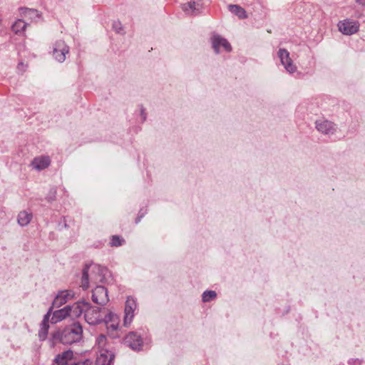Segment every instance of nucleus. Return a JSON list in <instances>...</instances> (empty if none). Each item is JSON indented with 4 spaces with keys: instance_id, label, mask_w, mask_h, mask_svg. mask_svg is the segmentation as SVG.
<instances>
[{
    "instance_id": "1",
    "label": "nucleus",
    "mask_w": 365,
    "mask_h": 365,
    "mask_svg": "<svg viewBox=\"0 0 365 365\" xmlns=\"http://www.w3.org/2000/svg\"><path fill=\"white\" fill-rule=\"evenodd\" d=\"M107 273L108 269L99 264L86 265L82 273L81 287L83 289H87L89 287V280L94 284L103 282Z\"/></svg>"
},
{
    "instance_id": "2",
    "label": "nucleus",
    "mask_w": 365,
    "mask_h": 365,
    "mask_svg": "<svg viewBox=\"0 0 365 365\" xmlns=\"http://www.w3.org/2000/svg\"><path fill=\"white\" fill-rule=\"evenodd\" d=\"M83 335V328L79 323L73 324L64 328L63 330H58L53 333L52 339L53 342L60 341L65 344H70L79 341Z\"/></svg>"
},
{
    "instance_id": "3",
    "label": "nucleus",
    "mask_w": 365,
    "mask_h": 365,
    "mask_svg": "<svg viewBox=\"0 0 365 365\" xmlns=\"http://www.w3.org/2000/svg\"><path fill=\"white\" fill-rule=\"evenodd\" d=\"M84 311V318L86 322L91 325H96L101 323L104 320L105 310L92 306L87 302V306Z\"/></svg>"
},
{
    "instance_id": "4",
    "label": "nucleus",
    "mask_w": 365,
    "mask_h": 365,
    "mask_svg": "<svg viewBox=\"0 0 365 365\" xmlns=\"http://www.w3.org/2000/svg\"><path fill=\"white\" fill-rule=\"evenodd\" d=\"M339 31L344 35L351 36L356 34L359 29V23L357 21L346 19L339 21Z\"/></svg>"
},
{
    "instance_id": "5",
    "label": "nucleus",
    "mask_w": 365,
    "mask_h": 365,
    "mask_svg": "<svg viewBox=\"0 0 365 365\" xmlns=\"http://www.w3.org/2000/svg\"><path fill=\"white\" fill-rule=\"evenodd\" d=\"M92 301L99 305L104 306L108 301V291L103 286H96L92 290Z\"/></svg>"
},
{
    "instance_id": "6",
    "label": "nucleus",
    "mask_w": 365,
    "mask_h": 365,
    "mask_svg": "<svg viewBox=\"0 0 365 365\" xmlns=\"http://www.w3.org/2000/svg\"><path fill=\"white\" fill-rule=\"evenodd\" d=\"M278 57L288 73H294L297 71V66L293 63L290 54L287 49L280 48L278 51Z\"/></svg>"
},
{
    "instance_id": "7",
    "label": "nucleus",
    "mask_w": 365,
    "mask_h": 365,
    "mask_svg": "<svg viewBox=\"0 0 365 365\" xmlns=\"http://www.w3.org/2000/svg\"><path fill=\"white\" fill-rule=\"evenodd\" d=\"M137 307V304L135 300L129 297L127 298L125 305V316H124V325L125 327L130 324L133 317H134V311Z\"/></svg>"
},
{
    "instance_id": "8",
    "label": "nucleus",
    "mask_w": 365,
    "mask_h": 365,
    "mask_svg": "<svg viewBox=\"0 0 365 365\" xmlns=\"http://www.w3.org/2000/svg\"><path fill=\"white\" fill-rule=\"evenodd\" d=\"M69 48L63 41L56 42L53 49V57L59 62H63L66 55L68 53Z\"/></svg>"
},
{
    "instance_id": "9",
    "label": "nucleus",
    "mask_w": 365,
    "mask_h": 365,
    "mask_svg": "<svg viewBox=\"0 0 365 365\" xmlns=\"http://www.w3.org/2000/svg\"><path fill=\"white\" fill-rule=\"evenodd\" d=\"M315 124L317 130L324 135H332L336 131L334 124L327 120H318Z\"/></svg>"
},
{
    "instance_id": "10",
    "label": "nucleus",
    "mask_w": 365,
    "mask_h": 365,
    "mask_svg": "<svg viewBox=\"0 0 365 365\" xmlns=\"http://www.w3.org/2000/svg\"><path fill=\"white\" fill-rule=\"evenodd\" d=\"M86 306L87 302H78L72 305L66 306L68 312V317L71 318L79 317L83 313H84Z\"/></svg>"
},
{
    "instance_id": "11",
    "label": "nucleus",
    "mask_w": 365,
    "mask_h": 365,
    "mask_svg": "<svg viewBox=\"0 0 365 365\" xmlns=\"http://www.w3.org/2000/svg\"><path fill=\"white\" fill-rule=\"evenodd\" d=\"M113 358V354L108 349H101L98 351L96 364L98 365H110Z\"/></svg>"
},
{
    "instance_id": "12",
    "label": "nucleus",
    "mask_w": 365,
    "mask_h": 365,
    "mask_svg": "<svg viewBox=\"0 0 365 365\" xmlns=\"http://www.w3.org/2000/svg\"><path fill=\"white\" fill-rule=\"evenodd\" d=\"M74 297V292L71 290L60 291L53 302V307H59L66 304L68 299Z\"/></svg>"
},
{
    "instance_id": "13",
    "label": "nucleus",
    "mask_w": 365,
    "mask_h": 365,
    "mask_svg": "<svg viewBox=\"0 0 365 365\" xmlns=\"http://www.w3.org/2000/svg\"><path fill=\"white\" fill-rule=\"evenodd\" d=\"M73 359V352L67 350L61 354H58L54 360L53 365H70Z\"/></svg>"
},
{
    "instance_id": "14",
    "label": "nucleus",
    "mask_w": 365,
    "mask_h": 365,
    "mask_svg": "<svg viewBox=\"0 0 365 365\" xmlns=\"http://www.w3.org/2000/svg\"><path fill=\"white\" fill-rule=\"evenodd\" d=\"M212 48H214L216 53H219L220 47L222 46L227 51H230L232 49L231 45L224 38L219 35H214L212 38Z\"/></svg>"
},
{
    "instance_id": "15",
    "label": "nucleus",
    "mask_w": 365,
    "mask_h": 365,
    "mask_svg": "<svg viewBox=\"0 0 365 365\" xmlns=\"http://www.w3.org/2000/svg\"><path fill=\"white\" fill-rule=\"evenodd\" d=\"M125 343L133 350H140L142 346V339L135 332L129 333L125 337Z\"/></svg>"
},
{
    "instance_id": "16",
    "label": "nucleus",
    "mask_w": 365,
    "mask_h": 365,
    "mask_svg": "<svg viewBox=\"0 0 365 365\" xmlns=\"http://www.w3.org/2000/svg\"><path fill=\"white\" fill-rule=\"evenodd\" d=\"M103 322L106 324L107 328L112 331L116 330L118 327L119 319L118 316L109 310L106 311Z\"/></svg>"
},
{
    "instance_id": "17",
    "label": "nucleus",
    "mask_w": 365,
    "mask_h": 365,
    "mask_svg": "<svg viewBox=\"0 0 365 365\" xmlns=\"http://www.w3.org/2000/svg\"><path fill=\"white\" fill-rule=\"evenodd\" d=\"M51 163V160L49 157L48 156H40L35 158L31 165V166L37 170H43L49 166Z\"/></svg>"
},
{
    "instance_id": "18",
    "label": "nucleus",
    "mask_w": 365,
    "mask_h": 365,
    "mask_svg": "<svg viewBox=\"0 0 365 365\" xmlns=\"http://www.w3.org/2000/svg\"><path fill=\"white\" fill-rule=\"evenodd\" d=\"M33 218L32 212L29 210H24L19 213L17 222L21 227L28 225Z\"/></svg>"
},
{
    "instance_id": "19",
    "label": "nucleus",
    "mask_w": 365,
    "mask_h": 365,
    "mask_svg": "<svg viewBox=\"0 0 365 365\" xmlns=\"http://www.w3.org/2000/svg\"><path fill=\"white\" fill-rule=\"evenodd\" d=\"M68 317V312L66 306L63 309H58L53 312L51 318V324H56Z\"/></svg>"
},
{
    "instance_id": "20",
    "label": "nucleus",
    "mask_w": 365,
    "mask_h": 365,
    "mask_svg": "<svg viewBox=\"0 0 365 365\" xmlns=\"http://www.w3.org/2000/svg\"><path fill=\"white\" fill-rule=\"evenodd\" d=\"M182 9L190 15L196 14L200 9V4L198 2L192 1L182 5Z\"/></svg>"
},
{
    "instance_id": "21",
    "label": "nucleus",
    "mask_w": 365,
    "mask_h": 365,
    "mask_svg": "<svg viewBox=\"0 0 365 365\" xmlns=\"http://www.w3.org/2000/svg\"><path fill=\"white\" fill-rule=\"evenodd\" d=\"M229 11L238 16L240 19H245L247 18L246 11L239 5L230 4L228 6Z\"/></svg>"
},
{
    "instance_id": "22",
    "label": "nucleus",
    "mask_w": 365,
    "mask_h": 365,
    "mask_svg": "<svg viewBox=\"0 0 365 365\" xmlns=\"http://www.w3.org/2000/svg\"><path fill=\"white\" fill-rule=\"evenodd\" d=\"M27 26V23H26L22 19H18L14 22V24L12 25V31L19 35L24 34V30Z\"/></svg>"
},
{
    "instance_id": "23",
    "label": "nucleus",
    "mask_w": 365,
    "mask_h": 365,
    "mask_svg": "<svg viewBox=\"0 0 365 365\" xmlns=\"http://www.w3.org/2000/svg\"><path fill=\"white\" fill-rule=\"evenodd\" d=\"M22 14L25 18L28 19H36L39 17L38 12L35 9H21Z\"/></svg>"
},
{
    "instance_id": "24",
    "label": "nucleus",
    "mask_w": 365,
    "mask_h": 365,
    "mask_svg": "<svg viewBox=\"0 0 365 365\" xmlns=\"http://www.w3.org/2000/svg\"><path fill=\"white\" fill-rule=\"evenodd\" d=\"M125 242V240L123 237L119 235H113L111 237V240L110 242V245L111 247H119L122 245Z\"/></svg>"
},
{
    "instance_id": "25",
    "label": "nucleus",
    "mask_w": 365,
    "mask_h": 365,
    "mask_svg": "<svg viewBox=\"0 0 365 365\" xmlns=\"http://www.w3.org/2000/svg\"><path fill=\"white\" fill-rule=\"evenodd\" d=\"M216 297H217L216 292L212 290L205 291L203 292V294L202 295V301L204 302H210V301L212 300L213 299H215Z\"/></svg>"
},
{
    "instance_id": "26",
    "label": "nucleus",
    "mask_w": 365,
    "mask_h": 365,
    "mask_svg": "<svg viewBox=\"0 0 365 365\" xmlns=\"http://www.w3.org/2000/svg\"><path fill=\"white\" fill-rule=\"evenodd\" d=\"M106 337L103 334H101L97 337L96 345L97 346L98 351L101 349H106Z\"/></svg>"
},
{
    "instance_id": "27",
    "label": "nucleus",
    "mask_w": 365,
    "mask_h": 365,
    "mask_svg": "<svg viewBox=\"0 0 365 365\" xmlns=\"http://www.w3.org/2000/svg\"><path fill=\"white\" fill-rule=\"evenodd\" d=\"M49 329L48 324H41V328L38 331V337L41 340H45Z\"/></svg>"
},
{
    "instance_id": "28",
    "label": "nucleus",
    "mask_w": 365,
    "mask_h": 365,
    "mask_svg": "<svg viewBox=\"0 0 365 365\" xmlns=\"http://www.w3.org/2000/svg\"><path fill=\"white\" fill-rule=\"evenodd\" d=\"M52 314V307L49 309V310L47 312V313L44 315L43 319L41 322V324H48L49 318Z\"/></svg>"
},
{
    "instance_id": "29",
    "label": "nucleus",
    "mask_w": 365,
    "mask_h": 365,
    "mask_svg": "<svg viewBox=\"0 0 365 365\" xmlns=\"http://www.w3.org/2000/svg\"><path fill=\"white\" fill-rule=\"evenodd\" d=\"M91 363L89 361H76L74 359H73L72 362H71V364L70 365H90Z\"/></svg>"
},
{
    "instance_id": "30",
    "label": "nucleus",
    "mask_w": 365,
    "mask_h": 365,
    "mask_svg": "<svg viewBox=\"0 0 365 365\" xmlns=\"http://www.w3.org/2000/svg\"><path fill=\"white\" fill-rule=\"evenodd\" d=\"M356 3L361 6H365V0H356Z\"/></svg>"
},
{
    "instance_id": "31",
    "label": "nucleus",
    "mask_w": 365,
    "mask_h": 365,
    "mask_svg": "<svg viewBox=\"0 0 365 365\" xmlns=\"http://www.w3.org/2000/svg\"><path fill=\"white\" fill-rule=\"evenodd\" d=\"M120 23L115 22V23H114V24H113V27H114L115 29H118H118H120V27H118V26H120Z\"/></svg>"
},
{
    "instance_id": "32",
    "label": "nucleus",
    "mask_w": 365,
    "mask_h": 365,
    "mask_svg": "<svg viewBox=\"0 0 365 365\" xmlns=\"http://www.w3.org/2000/svg\"><path fill=\"white\" fill-rule=\"evenodd\" d=\"M120 23L115 22V23H114V24H113V27H114L115 29H118H118H120V27H118V26H120Z\"/></svg>"
},
{
    "instance_id": "33",
    "label": "nucleus",
    "mask_w": 365,
    "mask_h": 365,
    "mask_svg": "<svg viewBox=\"0 0 365 365\" xmlns=\"http://www.w3.org/2000/svg\"><path fill=\"white\" fill-rule=\"evenodd\" d=\"M142 215H143V213ZM142 216H143V215H140V217H138L136 219V220H135V222H136V223H138V222H140V217H142Z\"/></svg>"
},
{
    "instance_id": "34",
    "label": "nucleus",
    "mask_w": 365,
    "mask_h": 365,
    "mask_svg": "<svg viewBox=\"0 0 365 365\" xmlns=\"http://www.w3.org/2000/svg\"><path fill=\"white\" fill-rule=\"evenodd\" d=\"M24 66V63H20L19 65H18V68L20 69L21 67H23Z\"/></svg>"
},
{
    "instance_id": "35",
    "label": "nucleus",
    "mask_w": 365,
    "mask_h": 365,
    "mask_svg": "<svg viewBox=\"0 0 365 365\" xmlns=\"http://www.w3.org/2000/svg\"><path fill=\"white\" fill-rule=\"evenodd\" d=\"M141 115L143 116V120H145V116L144 115V110H141Z\"/></svg>"
}]
</instances>
